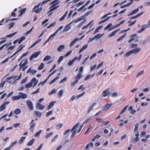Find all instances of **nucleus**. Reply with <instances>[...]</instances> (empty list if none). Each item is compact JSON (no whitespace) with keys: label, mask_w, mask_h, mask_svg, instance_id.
Returning a JSON list of instances; mask_svg holds the SVG:
<instances>
[{"label":"nucleus","mask_w":150,"mask_h":150,"mask_svg":"<svg viewBox=\"0 0 150 150\" xmlns=\"http://www.w3.org/2000/svg\"><path fill=\"white\" fill-rule=\"evenodd\" d=\"M112 25V24L111 23H110L105 28V30H107L110 28Z\"/></svg>","instance_id":"nucleus-63"},{"label":"nucleus","mask_w":150,"mask_h":150,"mask_svg":"<svg viewBox=\"0 0 150 150\" xmlns=\"http://www.w3.org/2000/svg\"><path fill=\"white\" fill-rule=\"evenodd\" d=\"M51 58V57L49 55H47L45 56L43 59L44 61H47Z\"/></svg>","instance_id":"nucleus-48"},{"label":"nucleus","mask_w":150,"mask_h":150,"mask_svg":"<svg viewBox=\"0 0 150 150\" xmlns=\"http://www.w3.org/2000/svg\"><path fill=\"white\" fill-rule=\"evenodd\" d=\"M59 6V5L57 6H53V5H52V6H51L49 8L50 9L49 12H52L55 10L56 9H57Z\"/></svg>","instance_id":"nucleus-14"},{"label":"nucleus","mask_w":150,"mask_h":150,"mask_svg":"<svg viewBox=\"0 0 150 150\" xmlns=\"http://www.w3.org/2000/svg\"><path fill=\"white\" fill-rule=\"evenodd\" d=\"M64 46L63 45H60L57 49V50L60 52L62 50H63L64 48Z\"/></svg>","instance_id":"nucleus-33"},{"label":"nucleus","mask_w":150,"mask_h":150,"mask_svg":"<svg viewBox=\"0 0 150 150\" xmlns=\"http://www.w3.org/2000/svg\"><path fill=\"white\" fill-rule=\"evenodd\" d=\"M93 21H91L90 22H89L88 23V24L87 25H86L83 26L82 28V30H83L84 29L87 28H88V27L89 26H90L89 27V28H91L93 25Z\"/></svg>","instance_id":"nucleus-13"},{"label":"nucleus","mask_w":150,"mask_h":150,"mask_svg":"<svg viewBox=\"0 0 150 150\" xmlns=\"http://www.w3.org/2000/svg\"><path fill=\"white\" fill-rule=\"evenodd\" d=\"M25 47V45H23L22 46V44L18 48V50L16 52L14 53L10 58L12 57H13L18 52L21 51L22 50L23 48V47Z\"/></svg>","instance_id":"nucleus-9"},{"label":"nucleus","mask_w":150,"mask_h":150,"mask_svg":"<svg viewBox=\"0 0 150 150\" xmlns=\"http://www.w3.org/2000/svg\"><path fill=\"white\" fill-rule=\"evenodd\" d=\"M86 21V19H85L83 21H82L78 25V26H77L79 28L81 27V26L83 24L85 23Z\"/></svg>","instance_id":"nucleus-47"},{"label":"nucleus","mask_w":150,"mask_h":150,"mask_svg":"<svg viewBox=\"0 0 150 150\" xmlns=\"http://www.w3.org/2000/svg\"><path fill=\"white\" fill-rule=\"evenodd\" d=\"M96 103H95L91 106L90 107L88 111V113H89L93 109V108L96 105Z\"/></svg>","instance_id":"nucleus-27"},{"label":"nucleus","mask_w":150,"mask_h":150,"mask_svg":"<svg viewBox=\"0 0 150 150\" xmlns=\"http://www.w3.org/2000/svg\"><path fill=\"white\" fill-rule=\"evenodd\" d=\"M19 94L21 95L20 97L21 98L23 99H25L27 98V95L26 94H24L22 93H20Z\"/></svg>","instance_id":"nucleus-34"},{"label":"nucleus","mask_w":150,"mask_h":150,"mask_svg":"<svg viewBox=\"0 0 150 150\" xmlns=\"http://www.w3.org/2000/svg\"><path fill=\"white\" fill-rule=\"evenodd\" d=\"M25 138L26 137H22L19 139L18 142V143L20 144H21L23 142V140L25 139Z\"/></svg>","instance_id":"nucleus-41"},{"label":"nucleus","mask_w":150,"mask_h":150,"mask_svg":"<svg viewBox=\"0 0 150 150\" xmlns=\"http://www.w3.org/2000/svg\"><path fill=\"white\" fill-rule=\"evenodd\" d=\"M109 89H107L104 91L102 93L103 96L104 97H106L109 94Z\"/></svg>","instance_id":"nucleus-12"},{"label":"nucleus","mask_w":150,"mask_h":150,"mask_svg":"<svg viewBox=\"0 0 150 150\" xmlns=\"http://www.w3.org/2000/svg\"><path fill=\"white\" fill-rule=\"evenodd\" d=\"M6 108L5 105L3 104L0 106V112L3 111Z\"/></svg>","instance_id":"nucleus-44"},{"label":"nucleus","mask_w":150,"mask_h":150,"mask_svg":"<svg viewBox=\"0 0 150 150\" xmlns=\"http://www.w3.org/2000/svg\"><path fill=\"white\" fill-rule=\"evenodd\" d=\"M36 108L37 109H39L40 110H43L45 107L44 106H42L40 103H37L36 105Z\"/></svg>","instance_id":"nucleus-10"},{"label":"nucleus","mask_w":150,"mask_h":150,"mask_svg":"<svg viewBox=\"0 0 150 150\" xmlns=\"http://www.w3.org/2000/svg\"><path fill=\"white\" fill-rule=\"evenodd\" d=\"M141 50V48L140 47H138L135 48L134 49L132 50V51L133 53L135 54L139 52Z\"/></svg>","instance_id":"nucleus-11"},{"label":"nucleus","mask_w":150,"mask_h":150,"mask_svg":"<svg viewBox=\"0 0 150 150\" xmlns=\"http://www.w3.org/2000/svg\"><path fill=\"white\" fill-rule=\"evenodd\" d=\"M112 103H109L108 104L105 106H104L103 107V110L104 111L107 110V109H109L110 106L112 105Z\"/></svg>","instance_id":"nucleus-16"},{"label":"nucleus","mask_w":150,"mask_h":150,"mask_svg":"<svg viewBox=\"0 0 150 150\" xmlns=\"http://www.w3.org/2000/svg\"><path fill=\"white\" fill-rule=\"evenodd\" d=\"M26 104L30 110H33L34 107L33 103L30 100H28L26 101Z\"/></svg>","instance_id":"nucleus-4"},{"label":"nucleus","mask_w":150,"mask_h":150,"mask_svg":"<svg viewBox=\"0 0 150 150\" xmlns=\"http://www.w3.org/2000/svg\"><path fill=\"white\" fill-rule=\"evenodd\" d=\"M139 11V8H137L133 11H132L128 15V16H129L134 15L136 13H137Z\"/></svg>","instance_id":"nucleus-20"},{"label":"nucleus","mask_w":150,"mask_h":150,"mask_svg":"<svg viewBox=\"0 0 150 150\" xmlns=\"http://www.w3.org/2000/svg\"><path fill=\"white\" fill-rule=\"evenodd\" d=\"M40 51L36 52L34 53L30 57V60H32L34 58H37L40 54Z\"/></svg>","instance_id":"nucleus-6"},{"label":"nucleus","mask_w":150,"mask_h":150,"mask_svg":"<svg viewBox=\"0 0 150 150\" xmlns=\"http://www.w3.org/2000/svg\"><path fill=\"white\" fill-rule=\"evenodd\" d=\"M137 35V34H134L130 36V37L131 38L129 40L128 42L129 43H130L131 42L134 40V37H136Z\"/></svg>","instance_id":"nucleus-23"},{"label":"nucleus","mask_w":150,"mask_h":150,"mask_svg":"<svg viewBox=\"0 0 150 150\" xmlns=\"http://www.w3.org/2000/svg\"><path fill=\"white\" fill-rule=\"evenodd\" d=\"M17 33V32H15L12 34H10L6 36V37L7 38L11 37L14 36Z\"/></svg>","instance_id":"nucleus-43"},{"label":"nucleus","mask_w":150,"mask_h":150,"mask_svg":"<svg viewBox=\"0 0 150 150\" xmlns=\"http://www.w3.org/2000/svg\"><path fill=\"white\" fill-rule=\"evenodd\" d=\"M74 23V21H72L71 23H69V24L66 25L64 28L63 29V32H65L68 31L71 28V27L70 25Z\"/></svg>","instance_id":"nucleus-8"},{"label":"nucleus","mask_w":150,"mask_h":150,"mask_svg":"<svg viewBox=\"0 0 150 150\" xmlns=\"http://www.w3.org/2000/svg\"><path fill=\"white\" fill-rule=\"evenodd\" d=\"M128 106V105H127L122 110H121V111L120 112V114H122V113H123L125 111V110L127 109Z\"/></svg>","instance_id":"nucleus-57"},{"label":"nucleus","mask_w":150,"mask_h":150,"mask_svg":"<svg viewBox=\"0 0 150 150\" xmlns=\"http://www.w3.org/2000/svg\"><path fill=\"white\" fill-rule=\"evenodd\" d=\"M79 40V38H76L74 39V40H73L71 43L69 45V46L70 47H72L73 45L75 43V42L77 41H78Z\"/></svg>","instance_id":"nucleus-25"},{"label":"nucleus","mask_w":150,"mask_h":150,"mask_svg":"<svg viewBox=\"0 0 150 150\" xmlns=\"http://www.w3.org/2000/svg\"><path fill=\"white\" fill-rule=\"evenodd\" d=\"M28 64V60L27 59H24L21 61L19 65V66L20 67V69H22V71H25L28 67V66H26Z\"/></svg>","instance_id":"nucleus-2"},{"label":"nucleus","mask_w":150,"mask_h":150,"mask_svg":"<svg viewBox=\"0 0 150 150\" xmlns=\"http://www.w3.org/2000/svg\"><path fill=\"white\" fill-rule=\"evenodd\" d=\"M15 24V23L14 22H13L10 23L9 25L10 26L8 28V29H10L11 28H12L13 26Z\"/></svg>","instance_id":"nucleus-60"},{"label":"nucleus","mask_w":150,"mask_h":150,"mask_svg":"<svg viewBox=\"0 0 150 150\" xmlns=\"http://www.w3.org/2000/svg\"><path fill=\"white\" fill-rule=\"evenodd\" d=\"M64 59V56H61L59 59L57 61V62L58 63H60L62 60L63 59Z\"/></svg>","instance_id":"nucleus-64"},{"label":"nucleus","mask_w":150,"mask_h":150,"mask_svg":"<svg viewBox=\"0 0 150 150\" xmlns=\"http://www.w3.org/2000/svg\"><path fill=\"white\" fill-rule=\"evenodd\" d=\"M36 115L39 117H40L42 115L41 113L39 111H36L34 112Z\"/></svg>","instance_id":"nucleus-42"},{"label":"nucleus","mask_w":150,"mask_h":150,"mask_svg":"<svg viewBox=\"0 0 150 150\" xmlns=\"http://www.w3.org/2000/svg\"><path fill=\"white\" fill-rule=\"evenodd\" d=\"M55 102L54 101H52L51 102L48 106L47 108V110H50L54 104Z\"/></svg>","instance_id":"nucleus-28"},{"label":"nucleus","mask_w":150,"mask_h":150,"mask_svg":"<svg viewBox=\"0 0 150 150\" xmlns=\"http://www.w3.org/2000/svg\"><path fill=\"white\" fill-rule=\"evenodd\" d=\"M134 0H130V2L129 3H128V4H125L124 5L121 6V7H120V8H124L125 7L128 6L130 5L133 3Z\"/></svg>","instance_id":"nucleus-18"},{"label":"nucleus","mask_w":150,"mask_h":150,"mask_svg":"<svg viewBox=\"0 0 150 150\" xmlns=\"http://www.w3.org/2000/svg\"><path fill=\"white\" fill-rule=\"evenodd\" d=\"M102 36V35H101L100 34H97V35L95 36H94L95 38V39H99L101 38Z\"/></svg>","instance_id":"nucleus-59"},{"label":"nucleus","mask_w":150,"mask_h":150,"mask_svg":"<svg viewBox=\"0 0 150 150\" xmlns=\"http://www.w3.org/2000/svg\"><path fill=\"white\" fill-rule=\"evenodd\" d=\"M133 54L132 50H130L127 52L125 55V57H128Z\"/></svg>","instance_id":"nucleus-35"},{"label":"nucleus","mask_w":150,"mask_h":150,"mask_svg":"<svg viewBox=\"0 0 150 150\" xmlns=\"http://www.w3.org/2000/svg\"><path fill=\"white\" fill-rule=\"evenodd\" d=\"M67 12L65 13L60 18V21H62L64 19L65 17L67 14Z\"/></svg>","instance_id":"nucleus-56"},{"label":"nucleus","mask_w":150,"mask_h":150,"mask_svg":"<svg viewBox=\"0 0 150 150\" xmlns=\"http://www.w3.org/2000/svg\"><path fill=\"white\" fill-rule=\"evenodd\" d=\"M25 36H22L20 38V39L18 40V43H21L23 40L25 39Z\"/></svg>","instance_id":"nucleus-39"},{"label":"nucleus","mask_w":150,"mask_h":150,"mask_svg":"<svg viewBox=\"0 0 150 150\" xmlns=\"http://www.w3.org/2000/svg\"><path fill=\"white\" fill-rule=\"evenodd\" d=\"M78 59V58L76 57H75L71 60L68 63V65L69 66L71 65L74 62Z\"/></svg>","instance_id":"nucleus-15"},{"label":"nucleus","mask_w":150,"mask_h":150,"mask_svg":"<svg viewBox=\"0 0 150 150\" xmlns=\"http://www.w3.org/2000/svg\"><path fill=\"white\" fill-rule=\"evenodd\" d=\"M59 0H54L50 4V5L52 4L53 6H57V5L60 2V1H59Z\"/></svg>","instance_id":"nucleus-17"},{"label":"nucleus","mask_w":150,"mask_h":150,"mask_svg":"<svg viewBox=\"0 0 150 150\" xmlns=\"http://www.w3.org/2000/svg\"><path fill=\"white\" fill-rule=\"evenodd\" d=\"M120 30V29L116 30L114 31H113L112 33L109 35L108 38H110L114 36Z\"/></svg>","instance_id":"nucleus-21"},{"label":"nucleus","mask_w":150,"mask_h":150,"mask_svg":"<svg viewBox=\"0 0 150 150\" xmlns=\"http://www.w3.org/2000/svg\"><path fill=\"white\" fill-rule=\"evenodd\" d=\"M94 75H95V74H93L92 75H91V74H88L85 77V80H87L88 79H89L91 77H93L94 76Z\"/></svg>","instance_id":"nucleus-36"},{"label":"nucleus","mask_w":150,"mask_h":150,"mask_svg":"<svg viewBox=\"0 0 150 150\" xmlns=\"http://www.w3.org/2000/svg\"><path fill=\"white\" fill-rule=\"evenodd\" d=\"M31 67L27 71V73H28L29 72L30 73L32 74V75L34 74L37 71L34 70H31Z\"/></svg>","instance_id":"nucleus-19"},{"label":"nucleus","mask_w":150,"mask_h":150,"mask_svg":"<svg viewBox=\"0 0 150 150\" xmlns=\"http://www.w3.org/2000/svg\"><path fill=\"white\" fill-rule=\"evenodd\" d=\"M34 120H32L30 123V127L29 128V129L32 132H33L34 127L36 125V124L35 123H34Z\"/></svg>","instance_id":"nucleus-7"},{"label":"nucleus","mask_w":150,"mask_h":150,"mask_svg":"<svg viewBox=\"0 0 150 150\" xmlns=\"http://www.w3.org/2000/svg\"><path fill=\"white\" fill-rule=\"evenodd\" d=\"M53 134V133L52 132H51L48 133V134H47L45 136V137L47 139L49 137L51 136Z\"/></svg>","instance_id":"nucleus-62"},{"label":"nucleus","mask_w":150,"mask_h":150,"mask_svg":"<svg viewBox=\"0 0 150 150\" xmlns=\"http://www.w3.org/2000/svg\"><path fill=\"white\" fill-rule=\"evenodd\" d=\"M88 45H85L79 50L78 53H81V52L84 50L86 49L88 47Z\"/></svg>","instance_id":"nucleus-26"},{"label":"nucleus","mask_w":150,"mask_h":150,"mask_svg":"<svg viewBox=\"0 0 150 150\" xmlns=\"http://www.w3.org/2000/svg\"><path fill=\"white\" fill-rule=\"evenodd\" d=\"M26 10V8H24L22 9L21 10L19 11L20 13V14L18 15V17H20L24 14Z\"/></svg>","instance_id":"nucleus-22"},{"label":"nucleus","mask_w":150,"mask_h":150,"mask_svg":"<svg viewBox=\"0 0 150 150\" xmlns=\"http://www.w3.org/2000/svg\"><path fill=\"white\" fill-rule=\"evenodd\" d=\"M44 64L43 63H41L39 66L38 69L39 70L42 69L44 68Z\"/></svg>","instance_id":"nucleus-51"},{"label":"nucleus","mask_w":150,"mask_h":150,"mask_svg":"<svg viewBox=\"0 0 150 150\" xmlns=\"http://www.w3.org/2000/svg\"><path fill=\"white\" fill-rule=\"evenodd\" d=\"M36 79L35 78H34L31 80L30 82L27 83L25 85V88H30L32 86L33 83L34 81H36Z\"/></svg>","instance_id":"nucleus-5"},{"label":"nucleus","mask_w":150,"mask_h":150,"mask_svg":"<svg viewBox=\"0 0 150 150\" xmlns=\"http://www.w3.org/2000/svg\"><path fill=\"white\" fill-rule=\"evenodd\" d=\"M145 29L147 28L150 27V20H149L147 24L144 25H142Z\"/></svg>","instance_id":"nucleus-38"},{"label":"nucleus","mask_w":150,"mask_h":150,"mask_svg":"<svg viewBox=\"0 0 150 150\" xmlns=\"http://www.w3.org/2000/svg\"><path fill=\"white\" fill-rule=\"evenodd\" d=\"M21 98V97H20V96L18 95V96H13L12 97V100H17L20 99Z\"/></svg>","instance_id":"nucleus-31"},{"label":"nucleus","mask_w":150,"mask_h":150,"mask_svg":"<svg viewBox=\"0 0 150 150\" xmlns=\"http://www.w3.org/2000/svg\"><path fill=\"white\" fill-rule=\"evenodd\" d=\"M63 27V26L60 27L57 30H56V31L53 34L54 35H53L55 36L58 32L62 29Z\"/></svg>","instance_id":"nucleus-37"},{"label":"nucleus","mask_w":150,"mask_h":150,"mask_svg":"<svg viewBox=\"0 0 150 150\" xmlns=\"http://www.w3.org/2000/svg\"><path fill=\"white\" fill-rule=\"evenodd\" d=\"M126 34H127V33H126L123 35H122V36H121V37H120L119 38H118V39H117V41L119 42V41H120L122 39H123V38H125V37L126 35Z\"/></svg>","instance_id":"nucleus-46"},{"label":"nucleus","mask_w":150,"mask_h":150,"mask_svg":"<svg viewBox=\"0 0 150 150\" xmlns=\"http://www.w3.org/2000/svg\"><path fill=\"white\" fill-rule=\"evenodd\" d=\"M42 131L41 130H40L38 132H37L35 135V137H38L39 136L40 134L41 133Z\"/></svg>","instance_id":"nucleus-52"},{"label":"nucleus","mask_w":150,"mask_h":150,"mask_svg":"<svg viewBox=\"0 0 150 150\" xmlns=\"http://www.w3.org/2000/svg\"><path fill=\"white\" fill-rule=\"evenodd\" d=\"M144 13V12H142L141 13H139L137 14L136 16H134L131 18L130 19H132L136 18H137L139 17L140 16H141V15H142Z\"/></svg>","instance_id":"nucleus-29"},{"label":"nucleus","mask_w":150,"mask_h":150,"mask_svg":"<svg viewBox=\"0 0 150 150\" xmlns=\"http://www.w3.org/2000/svg\"><path fill=\"white\" fill-rule=\"evenodd\" d=\"M91 118H88L87 119L83 122V124H85L89 122L91 120Z\"/></svg>","instance_id":"nucleus-53"},{"label":"nucleus","mask_w":150,"mask_h":150,"mask_svg":"<svg viewBox=\"0 0 150 150\" xmlns=\"http://www.w3.org/2000/svg\"><path fill=\"white\" fill-rule=\"evenodd\" d=\"M40 3H41L35 6H34V8L33 9V12H35L36 13H38L42 10V8H39L40 5Z\"/></svg>","instance_id":"nucleus-3"},{"label":"nucleus","mask_w":150,"mask_h":150,"mask_svg":"<svg viewBox=\"0 0 150 150\" xmlns=\"http://www.w3.org/2000/svg\"><path fill=\"white\" fill-rule=\"evenodd\" d=\"M15 47V45H14L13 46H11L8 48H7V50L8 51H9L10 50H13Z\"/></svg>","instance_id":"nucleus-54"},{"label":"nucleus","mask_w":150,"mask_h":150,"mask_svg":"<svg viewBox=\"0 0 150 150\" xmlns=\"http://www.w3.org/2000/svg\"><path fill=\"white\" fill-rule=\"evenodd\" d=\"M21 110L19 108H16L14 111V113L16 114H19L21 112Z\"/></svg>","instance_id":"nucleus-32"},{"label":"nucleus","mask_w":150,"mask_h":150,"mask_svg":"<svg viewBox=\"0 0 150 150\" xmlns=\"http://www.w3.org/2000/svg\"><path fill=\"white\" fill-rule=\"evenodd\" d=\"M78 82V81L76 80L72 82L71 84V86H74L76 83Z\"/></svg>","instance_id":"nucleus-58"},{"label":"nucleus","mask_w":150,"mask_h":150,"mask_svg":"<svg viewBox=\"0 0 150 150\" xmlns=\"http://www.w3.org/2000/svg\"><path fill=\"white\" fill-rule=\"evenodd\" d=\"M79 122L77 123L73 127V128L71 130V132H73L72 134L71 135V138H72L76 134V133H79L81 131V130L82 128L83 127V125H81L79 129L78 130L77 132H76V131L75 129L76 128L79 126Z\"/></svg>","instance_id":"nucleus-1"},{"label":"nucleus","mask_w":150,"mask_h":150,"mask_svg":"<svg viewBox=\"0 0 150 150\" xmlns=\"http://www.w3.org/2000/svg\"><path fill=\"white\" fill-rule=\"evenodd\" d=\"M91 125H90V127H88L87 129V130L86 131V132L85 133V134H88L90 130L91 129Z\"/></svg>","instance_id":"nucleus-61"},{"label":"nucleus","mask_w":150,"mask_h":150,"mask_svg":"<svg viewBox=\"0 0 150 150\" xmlns=\"http://www.w3.org/2000/svg\"><path fill=\"white\" fill-rule=\"evenodd\" d=\"M54 35L53 34H52L49 37L48 39L44 43V45H45L46 44H47L50 40L51 38L52 37H53L55 36L53 35Z\"/></svg>","instance_id":"nucleus-40"},{"label":"nucleus","mask_w":150,"mask_h":150,"mask_svg":"<svg viewBox=\"0 0 150 150\" xmlns=\"http://www.w3.org/2000/svg\"><path fill=\"white\" fill-rule=\"evenodd\" d=\"M96 120L97 122L99 123H102L103 122V120L101 118H98L96 119Z\"/></svg>","instance_id":"nucleus-55"},{"label":"nucleus","mask_w":150,"mask_h":150,"mask_svg":"<svg viewBox=\"0 0 150 150\" xmlns=\"http://www.w3.org/2000/svg\"><path fill=\"white\" fill-rule=\"evenodd\" d=\"M63 90H60L58 93V96L59 98H60L62 96L63 93Z\"/></svg>","instance_id":"nucleus-45"},{"label":"nucleus","mask_w":150,"mask_h":150,"mask_svg":"<svg viewBox=\"0 0 150 150\" xmlns=\"http://www.w3.org/2000/svg\"><path fill=\"white\" fill-rule=\"evenodd\" d=\"M82 75L80 73H79L78 74L75 76V79L76 80H77L79 81V80L82 77Z\"/></svg>","instance_id":"nucleus-24"},{"label":"nucleus","mask_w":150,"mask_h":150,"mask_svg":"<svg viewBox=\"0 0 150 150\" xmlns=\"http://www.w3.org/2000/svg\"><path fill=\"white\" fill-rule=\"evenodd\" d=\"M59 78V76L55 77L50 82V84H51L52 83H53L55 82Z\"/></svg>","instance_id":"nucleus-50"},{"label":"nucleus","mask_w":150,"mask_h":150,"mask_svg":"<svg viewBox=\"0 0 150 150\" xmlns=\"http://www.w3.org/2000/svg\"><path fill=\"white\" fill-rule=\"evenodd\" d=\"M136 21L135 20V21H133V22H132L131 21H129L128 22V23H129V26H132V25H134V24H135V23L136 22Z\"/></svg>","instance_id":"nucleus-49"},{"label":"nucleus","mask_w":150,"mask_h":150,"mask_svg":"<svg viewBox=\"0 0 150 150\" xmlns=\"http://www.w3.org/2000/svg\"><path fill=\"white\" fill-rule=\"evenodd\" d=\"M35 140V139L33 138L27 144V145L29 146H32Z\"/></svg>","instance_id":"nucleus-30"}]
</instances>
